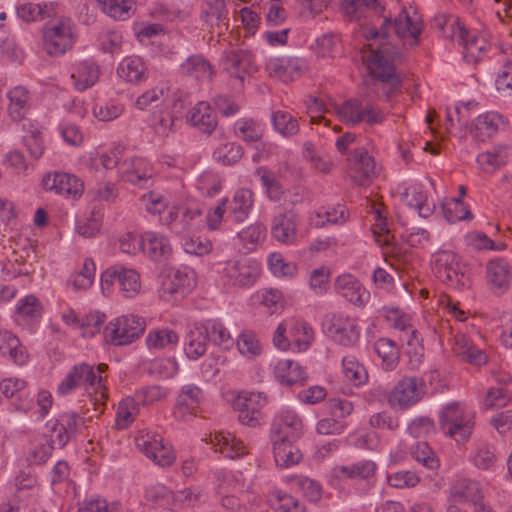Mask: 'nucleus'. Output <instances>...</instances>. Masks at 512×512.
Instances as JSON below:
<instances>
[{
    "label": "nucleus",
    "mask_w": 512,
    "mask_h": 512,
    "mask_svg": "<svg viewBox=\"0 0 512 512\" xmlns=\"http://www.w3.org/2000/svg\"><path fill=\"white\" fill-rule=\"evenodd\" d=\"M420 34H367V44L361 48V58L370 79L367 94L363 98H351L335 111L347 125L366 123L370 126L381 124L384 112L371 102L372 97L390 100L395 97L402 83L397 66L403 62V49L417 46Z\"/></svg>",
    "instance_id": "f257e3e1"
},
{
    "label": "nucleus",
    "mask_w": 512,
    "mask_h": 512,
    "mask_svg": "<svg viewBox=\"0 0 512 512\" xmlns=\"http://www.w3.org/2000/svg\"><path fill=\"white\" fill-rule=\"evenodd\" d=\"M439 423L444 433L458 443L465 442L473 429L470 416L464 412L458 402L448 403L442 408Z\"/></svg>",
    "instance_id": "f03ea898"
},
{
    "label": "nucleus",
    "mask_w": 512,
    "mask_h": 512,
    "mask_svg": "<svg viewBox=\"0 0 512 512\" xmlns=\"http://www.w3.org/2000/svg\"><path fill=\"white\" fill-rule=\"evenodd\" d=\"M434 273L443 283L454 288H464L469 285L465 266L460 263L456 254L451 251H439L434 254Z\"/></svg>",
    "instance_id": "7ed1b4c3"
},
{
    "label": "nucleus",
    "mask_w": 512,
    "mask_h": 512,
    "mask_svg": "<svg viewBox=\"0 0 512 512\" xmlns=\"http://www.w3.org/2000/svg\"><path fill=\"white\" fill-rule=\"evenodd\" d=\"M145 330V321L136 315H124L115 318L105 327L104 337L107 342L122 346L132 343Z\"/></svg>",
    "instance_id": "20e7f679"
},
{
    "label": "nucleus",
    "mask_w": 512,
    "mask_h": 512,
    "mask_svg": "<svg viewBox=\"0 0 512 512\" xmlns=\"http://www.w3.org/2000/svg\"><path fill=\"white\" fill-rule=\"evenodd\" d=\"M161 221L176 234L192 233L204 226L205 219L199 208L172 207L161 217Z\"/></svg>",
    "instance_id": "39448f33"
},
{
    "label": "nucleus",
    "mask_w": 512,
    "mask_h": 512,
    "mask_svg": "<svg viewBox=\"0 0 512 512\" xmlns=\"http://www.w3.org/2000/svg\"><path fill=\"white\" fill-rule=\"evenodd\" d=\"M485 279L489 291L496 295H504L511 286L512 266L503 257H495L487 261Z\"/></svg>",
    "instance_id": "423d86ee"
},
{
    "label": "nucleus",
    "mask_w": 512,
    "mask_h": 512,
    "mask_svg": "<svg viewBox=\"0 0 512 512\" xmlns=\"http://www.w3.org/2000/svg\"><path fill=\"white\" fill-rule=\"evenodd\" d=\"M306 68V62L302 58L290 54L270 58L266 63L269 76L284 83L299 79Z\"/></svg>",
    "instance_id": "0eeeda50"
},
{
    "label": "nucleus",
    "mask_w": 512,
    "mask_h": 512,
    "mask_svg": "<svg viewBox=\"0 0 512 512\" xmlns=\"http://www.w3.org/2000/svg\"><path fill=\"white\" fill-rule=\"evenodd\" d=\"M348 175L359 186H368L377 176L376 164L364 148L353 151L347 159Z\"/></svg>",
    "instance_id": "6e6552de"
},
{
    "label": "nucleus",
    "mask_w": 512,
    "mask_h": 512,
    "mask_svg": "<svg viewBox=\"0 0 512 512\" xmlns=\"http://www.w3.org/2000/svg\"><path fill=\"white\" fill-rule=\"evenodd\" d=\"M267 404V398L263 393H243L235 400V407L239 411V421L251 427L260 424L263 418V409Z\"/></svg>",
    "instance_id": "1a4fd4ad"
},
{
    "label": "nucleus",
    "mask_w": 512,
    "mask_h": 512,
    "mask_svg": "<svg viewBox=\"0 0 512 512\" xmlns=\"http://www.w3.org/2000/svg\"><path fill=\"white\" fill-rule=\"evenodd\" d=\"M137 446L149 459L161 467L172 465L176 459L171 446L165 444L163 437L159 434L147 433L141 436L137 439Z\"/></svg>",
    "instance_id": "9d476101"
},
{
    "label": "nucleus",
    "mask_w": 512,
    "mask_h": 512,
    "mask_svg": "<svg viewBox=\"0 0 512 512\" xmlns=\"http://www.w3.org/2000/svg\"><path fill=\"white\" fill-rule=\"evenodd\" d=\"M424 382L417 377L400 380L389 396V403L395 407L407 408L416 404L424 395Z\"/></svg>",
    "instance_id": "9b49d317"
},
{
    "label": "nucleus",
    "mask_w": 512,
    "mask_h": 512,
    "mask_svg": "<svg viewBox=\"0 0 512 512\" xmlns=\"http://www.w3.org/2000/svg\"><path fill=\"white\" fill-rule=\"evenodd\" d=\"M224 272L234 285L246 287L254 284L257 280L260 275V267L256 261L242 258L227 261Z\"/></svg>",
    "instance_id": "f8f14e48"
},
{
    "label": "nucleus",
    "mask_w": 512,
    "mask_h": 512,
    "mask_svg": "<svg viewBox=\"0 0 512 512\" xmlns=\"http://www.w3.org/2000/svg\"><path fill=\"white\" fill-rule=\"evenodd\" d=\"M299 216L292 210L275 215L271 222V235L279 243L292 244L296 241Z\"/></svg>",
    "instance_id": "ddd939ff"
},
{
    "label": "nucleus",
    "mask_w": 512,
    "mask_h": 512,
    "mask_svg": "<svg viewBox=\"0 0 512 512\" xmlns=\"http://www.w3.org/2000/svg\"><path fill=\"white\" fill-rule=\"evenodd\" d=\"M102 377L96 375L92 365L81 363L75 365L66 375L64 380L59 384L57 392L60 395H67L73 389L85 385L94 386L96 383L100 385Z\"/></svg>",
    "instance_id": "4468645a"
},
{
    "label": "nucleus",
    "mask_w": 512,
    "mask_h": 512,
    "mask_svg": "<svg viewBox=\"0 0 512 512\" xmlns=\"http://www.w3.org/2000/svg\"><path fill=\"white\" fill-rule=\"evenodd\" d=\"M224 65L230 77L237 79L241 85H243L246 77L257 70L251 53L242 49L226 52Z\"/></svg>",
    "instance_id": "2eb2a0df"
},
{
    "label": "nucleus",
    "mask_w": 512,
    "mask_h": 512,
    "mask_svg": "<svg viewBox=\"0 0 512 512\" xmlns=\"http://www.w3.org/2000/svg\"><path fill=\"white\" fill-rule=\"evenodd\" d=\"M328 330L335 342L346 347L353 346L359 340L360 333L356 319L343 314L332 316Z\"/></svg>",
    "instance_id": "dca6fc26"
},
{
    "label": "nucleus",
    "mask_w": 512,
    "mask_h": 512,
    "mask_svg": "<svg viewBox=\"0 0 512 512\" xmlns=\"http://www.w3.org/2000/svg\"><path fill=\"white\" fill-rule=\"evenodd\" d=\"M506 124L503 115L495 111H489L480 114L474 120L471 134L476 140L485 142L495 136L501 129H504Z\"/></svg>",
    "instance_id": "f3484780"
},
{
    "label": "nucleus",
    "mask_w": 512,
    "mask_h": 512,
    "mask_svg": "<svg viewBox=\"0 0 512 512\" xmlns=\"http://www.w3.org/2000/svg\"><path fill=\"white\" fill-rule=\"evenodd\" d=\"M119 176L123 181L143 187L152 177V168L145 159L135 157L121 162Z\"/></svg>",
    "instance_id": "a211bd4d"
},
{
    "label": "nucleus",
    "mask_w": 512,
    "mask_h": 512,
    "mask_svg": "<svg viewBox=\"0 0 512 512\" xmlns=\"http://www.w3.org/2000/svg\"><path fill=\"white\" fill-rule=\"evenodd\" d=\"M335 289L342 297L357 306H364L370 298V293L351 274L339 276L335 282Z\"/></svg>",
    "instance_id": "6ab92c4d"
},
{
    "label": "nucleus",
    "mask_w": 512,
    "mask_h": 512,
    "mask_svg": "<svg viewBox=\"0 0 512 512\" xmlns=\"http://www.w3.org/2000/svg\"><path fill=\"white\" fill-rule=\"evenodd\" d=\"M46 190L55 191L57 194L72 195L78 197L83 192V183L74 175L68 173H55L46 175L42 180Z\"/></svg>",
    "instance_id": "aec40b11"
},
{
    "label": "nucleus",
    "mask_w": 512,
    "mask_h": 512,
    "mask_svg": "<svg viewBox=\"0 0 512 512\" xmlns=\"http://www.w3.org/2000/svg\"><path fill=\"white\" fill-rule=\"evenodd\" d=\"M254 206V193L250 189H238L231 200L227 199L228 218L235 223L244 222Z\"/></svg>",
    "instance_id": "412c9836"
},
{
    "label": "nucleus",
    "mask_w": 512,
    "mask_h": 512,
    "mask_svg": "<svg viewBox=\"0 0 512 512\" xmlns=\"http://www.w3.org/2000/svg\"><path fill=\"white\" fill-rule=\"evenodd\" d=\"M301 429L302 420L294 411H282L272 422L271 438L296 439Z\"/></svg>",
    "instance_id": "4be33fe9"
},
{
    "label": "nucleus",
    "mask_w": 512,
    "mask_h": 512,
    "mask_svg": "<svg viewBox=\"0 0 512 512\" xmlns=\"http://www.w3.org/2000/svg\"><path fill=\"white\" fill-rule=\"evenodd\" d=\"M274 374L277 381L283 386H302L308 380L305 369L290 359L280 360L274 368Z\"/></svg>",
    "instance_id": "5701e85b"
},
{
    "label": "nucleus",
    "mask_w": 512,
    "mask_h": 512,
    "mask_svg": "<svg viewBox=\"0 0 512 512\" xmlns=\"http://www.w3.org/2000/svg\"><path fill=\"white\" fill-rule=\"evenodd\" d=\"M188 122L200 132L210 135L217 127V116L208 102H198L187 116Z\"/></svg>",
    "instance_id": "b1692460"
},
{
    "label": "nucleus",
    "mask_w": 512,
    "mask_h": 512,
    "mask_svg": "<svg viewBox=\"0 0 512 512\" xmlns=\"http://www.w3.org/2000/svg\"><path fill=\"white\" fill-rule=\"evenodd\" d=\"M273 442V454L276 465L281 468H288L296 465L302 459L299 448L293 444L291 438H271Z\"/></svg>",
    "instance_id": "393cba45"
},
{
    "label": "nucleus",
    "mask_w": 512,
    "mask_h": 512,
    "mask_svg": "<svg viewBox=\"0 0 512 512\" xmlns=\"http://www.w3.org/2000/svg\"><path fill=\"white\" fill-rule=\"evenodd\" d=\"M208 332L203 325L194 324L184 339V353L189 359L196 360L207 350Z\"/></svg>",
    "instance_id": "a878e982"
},
{
    "label": "nucleus",
    "mask_w": 512,
    "mask_h": 512,
    "mask_svg": "<svg viewBox=\"0 0 512 512\" xmlns=\"http://www.w3.org/2000/svg\"><path fill=\"white\" fill-rule=\"evenodd\" d=\"M0 354L20 366L27 363L29 359L27 350L18 337L7 330H0Z\"/></svg>",
    "instance_id": "bb28decb"
},
{
    "label": "nucleus",
    "mask_w": 512,
    "mask_h": 512,
    "mask_svg": "<svg viewBox=\"0 0 512 512\" xmlns=\"http://www.w3.org/2000/svg\"><path fill=\"white\" fill-rule=\"evenodd\" d=\"M450 495L456 502H470L473 505L484 498L480 483L466 478L455 481L451 487Z\"/></svg>",
    "instance_id": "cd10ccee"
},
{
    "label": "nucleus",
    "mask_w": 512,
    "mask_h": 512,
    "mask_svg": "<svg viewBox=\"0 0 512 512\" xmlns=\"http://www.w3.org/2000/svg\"><path fill=\"white\" fill-rule=\"evenodd\" d=\"M9 105L7 111L10 118L15 122L25 119L30 109V92L22 86H15L8 92Z\"/></svg>",
    "instance_id": "c85d7f7f"
},
{
    "label": "nucleus",
    "mask_w": 512,
    "mask_h": 512,
    "mask_svg": "<svg viewBox=\"0 0 512 512\" xmlns=\"http://www.w3.org/2000/svg\"><path fill=\"white\" fill-rule=\"evenodd\" d=\"M512 155V149L507 144H499L493 146L491 149L480 153L477 156V163L485 171L496 170L505 166Z\"/></svg>",
    "instance_id": "c756f323"
},
{
    "label": "nucleus",
    "mask_w": 512,
    "mask_h": 512,
    "mask_svg": "<svg viewBox=\"0 0 512 512\" xmlns=\"http://www.w3.org/2000/svg\"><path fill=\"white\" fill-rule=\"evenodd\" d=\"M189 288L190 282L188 275L176 270L173 274L166 275L162 278L159 295L163 300L170 301L174 295L183 296L188 292Z\"/></svg>",
    "instance_id": "7c9ffc66"
},
{
    "label": "nucleus",
    "mask_w": 512,
    "mask_h": 512,
    "mask_svg": "<svg viewBox=\"0 0 512 512\" xmlns=\"http://www.w3.org/2000/svg\"><path fill=\"white\" fill-rule=\"evenodd\" d=\"M142 239V252H144L153 261H162L170 256L172 248L169 240L165 236L157 235L153 232H147L142 235Z\"/></svg>",
    "instance_id": "2f4dec72"
},
{
    "label": "nucleus",
    "mask_w": 512,
    "mask_h": 512,
    "mask_svg": "<svg viewBox=\"0 0 512 512\" xmlns=\"http://www.w3.org/2000/svg\"><path fill=\"white\" fill-rule=\"evenodd\" d=\"M365 10L383 16L385 6L379 0H342L341 12L349 21H358Z\"/></svg>",
    "instance_id": "473e14b6"
},
{
    "label": "nucleus",
    "mask_w": 512,
    "mask_h": 512,
    "mask_svg": "<svg viewBox=\"0 0 512 512\" xmlns=\"http://www.w3.org/2000/svg\"><path fill=\"white\" fill-rule=\"evenodd\" d=\"M450 39L463 47V57L468 62L478 61L487 46V40L477 34H451Z\"/></svg>",
    "instance_id": "72a5a7b5"
},
{
    "label": "nucleus",
    "mask_w": 512,
    "mask_h": 512,
    "mask_svg": "<svg viewBox=\"0 0 512 512\" xmlns=\"http://www.w3.org/2000/svg\"><path fill=\"white\" fill-rule=\"evenodd\" d=\"M454 352L462 360L476 366L485 364L488 359L486 353L477 348L465 335L455 336Z\"/></svg>",
    "instance_id": "f704fd0d"
},
{
    "label": "nucleus",
    "mask_w": 512,
    "mask_h": 512,
    "mask_svg": "<svg viewBox=\"0 0 512 512\" xmlns=\"http://www.w3.org/2000/svg\"><path fill=\"white\" fill-rule=\"evenodd\" d=\"M100 76L99 66L92 60H84L79 64L77 73H73L75 88L79 91H85L98 82Z\"/></svg>",
    "instance_id": "c9c22d12"
},
{
    "label": "nucleus",
    "mask_w": 512,
    "mask_h": 512,
    "mask_svg": "<svg viewBox=\"0 0 512 512\" xmlns=\"http://www.w3.org/2000/svg\"><path fill=\"white\" fill-rule=\"evenodd\" d=\"M263 125L253 118H241L234 124V134L245 143L260 142L264 136Z\"/></svg>",
    "instance_id": "e433bc0d"
},
{
    "label": "nucleus",
    "mask_w": 512,
    "mask_h": 512,
    "mask_svg": "<svg viewBox=\"0 0 512 512\" xmlns=\"http://www.w3.org/2000/svg\"><path fill=\"white\" fill-rule=\"evenodd\" d=\"M54 3H26L17 8V16L26 22L44 20L56 15Z\"/></svg>",
    "instance_id": "4c0bfd02"
},
{
    "label": "nucleus",
    "mask_w": 512,
    "mask_h": 512,
    "mask_svg": "<svg viewBox=\"0 0 512 512\" xmlns=\"http://www.w3.org/2000/svg\"><path fill=\"white\" fill-rule=\"evenodd\" d=\"M181 73L198 80H210L214 75L211 64L201 55L189 57L180 66Z\"/></svg>",
    "instance_id": "58836bf2"
},
{
    "label": "nucleus",
    "mask_w": 512,
    "mask_h": 512,
    "mask_svg": "<svg viewBox=\"0 0 512 512\" xmlns=\"http://www.w3.org/2000/svg\"><path fill=\"white\" fill-rule=\"evenodd\" d=\"M273 129L285 138H290L299 133V123L296 117L287 111L277 110L271 114Z\"/></svg>",
    "instance_id": "ea45409f"
},
{
    "label": "nucleus",
    "mask_w": 512,
    "mask_h": 512,
    "mask_svg": "<svg viewBox=\"0 0 512 512\" xmlns=\"http://www.w3.org/2000/svg\"><path fill=\"white\" fill-rule=\"evenodd\" d=\"M102 11L116 20H126L135 11V0H97Z\"/></svg>",
    "instance_id": "a19ab883"
},
{
    "label": "nucleus",
    "mask_w": 512,
    "mask_h": 512,
    "mask_svg": "<svg viewBox=\"0 0 512 512\" xmlns=\"http://www.w3.org/2000/svg\"><path fill=\"white\" fill-rule=\"evenodd\" d=\"M374 349L386 370H393L396 367L400 360V352L394 341L380 338L375 342Z\"/></svg>",
    "instance_id": "79ce46f5"
},
{
    "label": "nucleus",
    "mask_w": 512,
    "mask_h": 512,
    "mask_svg": "<svg viewBox=\"0 0 512 512\" xmlns=\"http://www.w3.org/2000/svg\"><path fill=\"white\" fill-rule=\"evenodd\" d=\"M215 445L220 447L226 457L235 459L247 453L246 446L234 434L229 432H220L215 435Z\"/></svg>",
    "instance_id": "37998d69"
},
{
    "label": "nucleus",
    "mask_w": 512,
    "mask_h": 512,
    "mask_svg": "<svg viewBox=\"0 0 512 512\" xmlns=\"http://www.w3.org/2000/svg\"><path fill=\"white\" fill-rule=\"evenodd\" d=\"M348 219V211L344 206L338 205L329 209H320L311 217V224L316 228H323L329 224H343Z\"/></svg>",
    "instance_id": "c03bdc74"
},
{
    "label": "nucleus",
    "mask_w": 512,
    "mask_h": 512,
    "mask_svg": "<svg viewBox=\"0 0 512 512\" xmlns=\"http://www.w3.org/2000/svg\"><path fill=\"white\" fill-rule=\"evenodd\" d=\"M70 440L71 437L65 430L64 426L61 425L59 418H57L50 429L49 446L47 448L43 447L40 451H36L35 456L41 453L40 461L45 462L49 458L52 449H62Z\"/></svg>",
    "instance_id": "a18cd8bd"
},
{
    "label": "nucleus",
    "mask_w": 512,
    "mask_h": 512,
    "mask_svg": "<svg viewBox=\"0 0 512 512\" xmlns=\"http://www.w3.org/2000/svg\"><path fill=\"white\" fill-rule=\"evenodd\" d=\"M270 505L280 512H304L305 507L298 499L281 490H275L268 496Z\"/></svg>",
    "instance_id": "49530a36"
},
{
    "label": "nucleus",
    "mask_w": 512,
    "mask_h": 512,
    "mask_svg": "<svg viewBox=\"0 0 512 512\" xmlns=\"http://www.w3.org/2000/svg\"><path fill=\"white\" fill-rule=\"evenodd\" d=\"M75 34H44L43 48L51 56L64 54L74 42Z\"/></svg>",
    "instance_id": "de8ad7c7"
},
{
    "label": "nucleus",
    "mask_w": 512,
    "mask_h": 512,
    "mask_svg": "<svg viewBox=\"0 0 512 512\" xmlns=\"http://www.w3.org/2000/svg\"><path fill=\"white\" fill-rule=\"evenodd\" d=\"M376 468L377 466L373 461L364 460L352 465L338 466L335 470L343 477L369 479L375 475Z\"/></svg>",
    "instance_id": "09e8293b"
},
{
    "label": "nucleus",
    "mask_w": 512,
    "mask_h": 512,
    "mask_svg": "<svg viewBox=\"0 0 512 512\" xmlns=\"http://www.w3.org/2000/svg\"><path fill=\"white\" fill-rule=\"evenodd\" d=\"M393 26L395 32H422L423 20L416 11L410 14L405 7L402 8L399 15L394 19Z\"/></svg>",
    "instance_id": "8fccbe9b"
},
{
    "label": "nucleus",
    "mask_w": 512,
    "mask_h": 512,
    "mask_svg": "<svg viewBox=\"0 0 512 512\" xmlns=\"http://www.w3.org/2000/svg\"><path fill=\"white\" fill-rule=\"evenodd\" d=\"M244 154L243 147L235 142H227L217 147L213 152V158L226 166L237 163Z\"/></svg>",
    "instance_id": "3c124183"
},
{
    "label": "nucleus",
    "mask_w": 512,
    "mask_h": 512,
    "mask_svg": "<svg viewBox=\"0 0 512 512\" xmlns=\"http://www.w3.org/2000/svg\"><path fill=\"white\" fill-rule=\"evenodd\" d=\"M144 64L139 58H125L117 68V74L127 82L140 81L144 75Z\"/></svg>",
    "instance_id": "603ef678"
},
{
    "label": "nucleus",
    "mask_w": 512,
    "mask_h": 512,
    "mask_svg": "<svg viewBox=\"0 0 512 512\" xmlns=\"http://www.w3.org/2000/svg\"><path fill=\"white\" fill-rule=\"evenodd\" d=\"M410 454L424 467L435 470L440 466L439 459L427 442H417L410 448Z\"/></svg>",
    "instance_id": "864d4df0"
},
{
    "label": "nucleus",
    "mask_w": 512,
    "mask_h": 512,
    "mask_svg": "<svg viewBox=\"0 0 512 512\" xmlns=\"http://www.w3.org/2000/svg\"><path fill=\"white\" fill-rule=\"evenodd\" d=\"M342 366L345 377L355 386H359L367 382V371L354 356H345L342 360Z\"/></svg>",
    "instance_id": "5fc2aeb1"
},
{
    "label": "nucleus",
    "mask_w": 512,
    "mask_h": 512,
    "mask_svg": "<svg viewBox=\"0 0 512 512\" xmlns=\"http://www.w3.org/2000/svg\"><path fill=\"white\" fill-rule=\"evenodd\" d=\"M118 284L125 297H134L141 288L140 276L134 269L121 267Z\"/></svg>",
    "instance_id": "6e6d98bb"
},
{
    "label": "nucleus",
    "mask_w": 512,
    "mask_h": 512,
    "mask_svg": "<svg viewBox=\"0 0 512 512\" xmlns=\"http://www.w3.org/2000/svg\"><path fill=\"white\" fill-rule=\"evenodd\" d=\"M138 412L137 404L131 397L119 402L116 412V426L119 429H126L133 421Z\"/></svg>",
    "instance_id": "4d7b16f0"
},
{
    "label": "nucleus",
    "mask_w": 512,
    "mask_h": 512,
    "mask_svg": "<svg viewBox=\"0 0 512 512\" xmlns=\"http://www.w3.org/2000/svg\"><path fill=\"white\" fill-rule=\"evenodd\" d=\"M443 211L446 219L450 223L472 219L473 217L469 207L463 203L461 198H454L450 202L444 204Z\"/></svg>",
    "instance_id": "13d9d810"
},
{
    "label": "nucleus",
    "mask_w": 512,
    "mask_h": 512,
    "mask_svg": "<svg viewBox=\"0 0 512 512\" xmlns=\"http://www.w3.org/2000/svg\"><path fill=\"white\" fill-rule=\"evenodd\" d=\"M290 332L299 351L306 350L314 338L312 327L304 321H296Z\"/></svg>",
    "instance_id": "bf43d9fd"
},
{
    "label": "nucleus",
    "mask_w": 512,
    "mask_h": 512,
    "mask_svg": "<svg viewBox=\"0 0 512 512\" xmlns=\"http://www.w3.org/2000/svg\"><path fill=\"white\" fill-rule=\"evenodd\" d=\"M306 42L316 55L325 57L333 51L335 34H312L306 39Z\"/></svg>",
    "instance_id": "052dcab7"
},
{
    "label": "nucleus",
    "mask_w": 512,
    "mask_h": 512,
    "mask_svg": "<svg viewBox=\"0 0 512 512\" xmlns=\"http://www.w3.org/2000/svg\"><path fill=\"white\" fill-rule=\"evenodd\" d=\"M179 340L175 331L170 329H162L150 332L147 336L146 342L149 348L163 349L169 345L177 344Z\"/></svg>",
    "instance_id": "680f3d73"
},
{
    "label": "nucleus",
    "mask_w": 512,
    "mask_h": 512,
    "mask_svg": "<svg viewBox=\"0 0 512 512\" xmlns=\"http://www.w3.org/2000/svg\"><path fill=\"white\" fill-rule=\"evenodd\" d=\"M15 311L21 317L36 319L41 316L43 307L34 295H27L19 301Z\"/></svg>",
    "instance_id": "e2e57ef3"
},
{
    "label": "nucleus",
    "mask_w": 512,
    "mask_h": 512,
    "mask_svg": "<svg viewBox=\"0 0 512 512\" xmlns=\"http://www.w3.org/2000/svg\"><path fill=\"white\" fill-rule=\"evenodd\" d=\"M203 326L208 332L209 341L214 344L228 348L233 343L229 331L222 323L208 322Z\"/></svg>",
    "instance_id": "0e129e2a"
},
{
    "label": "nucleus",
    "mask_w": 512,
    "mask_h": 512,
    "mask_svg": "<svg viewBox=\"0 0 512 512\" xmlns=\"http://www.w3.org/2000/svg\"><path fill=\"white\" fill-rule=\"evenodd\" d=\"M106 316L101 312H94L86 315L80 322V329L82 336L91 338L100 332L103 324L105 323Z\"/></svg>",
    "instance_id": "69168bd1"
},
{
    "label": "nucleus",
    "mask_w": 512,
    "mask_h": 512,
    "mask_svg": "<svg viewBox=\"0 0 512 512\" xmlns=\"http://www.w3.org/2000/svg\"><path fill=\"white\" fill-rule=\"evenodd\" d=\"M431 28L439 31L467 32L459 17L450 14H440L433 18Z\"/></svg>",
    "instance_id": "338daca9"
},
{
    "label": "nucleus",
    "mask_w": 512,
    "mask_h": 512,
    "mask_svg": "<svg viewBox=\"0 0 512 512\" xmlns=\"http://www.w3.org/2000/svg\"><path fill=\"white\" fill-rule=\"evenodd\" d=\"M237 347L243 355L258 356L261 353L260 343L252 331H244L240 334Z\"/></svg>",
    "instance_id": "774afa93"
}]
</instances>
